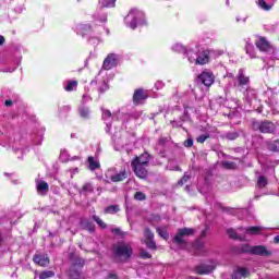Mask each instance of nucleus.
Listing matches in <instances>:
<instances>
[{
  "label": "nucleus",
  "mask_w": 279,
  "mask_h": 279,
  "mask_svg": "<svg viewBox=\"0 0 279 279\" xmlns=\"http://www.w3.org/2000/svg\"><path fill=\"white\" fill-rule=\"evenodd\" d=\"M112 256L116 263H128L134 254V250L130 243L118 242L111 247Z\"/></svg>",
  "instance_id": "1"
},
{
  "label": "nucleus",
  "mask_w": 279,
  "mask_h": 279,
  "mask_svg": "<svg viewBox=\"0 0 279 279\" xmlns=\"http://www.w3.org/2000/svg\"><path fill=\"white\" fill-rule=\"evenodd\" d=\"M252 131L260 134H276V124L269 120H252Z\"/></svg>",
  "instance_id": "2"
},
{
  "label": "nucleus",
  "mask_w": 279,
  "mask_h": 279,
  "mask_svg": "<svg viewBox=\"0 0 279 279\" xmlns=\"http://www.w3.org/2000/svg\"><path fill=\"white\" fill-rule=\"evenodd\" d=\"M131 167L136 175V178H140V180H146L148 175V171L146 167H149V161H143L141 157H135L131 161Z\"/></svg>",
  "instance_id": "3"
},
{
  "label": "nucleus",
  "mask_w": 279,
  "mask_h": 279,
  "mask_svg": "<svg viewBox=\"0 0 279 279\" xmlns=\"http://www.w3.org/2000/svg\"><path fill=\"white\" fill-rule=\"evenodd\" d=\"M193 234H195V229L189 227L180 228L178 229L177 234L173 236L172 243L184 250L189 245V242L184 240V236H193Z\"/></svg>",
  "instance_id": "4"
},
{
  "label": "nucleus",
  "mask_w": 279,
  "mask_h": 279,
  "mask_svg": "<svg viewBox=\"0 0 279 279\" xmlns=\"http://www.w3.org/2000/svg\"><path fill=\"white\" fill-rule=\"evenodd\" d=\"M189 61L192 63L194 62L198 66H204V64H208V62H210V50H202L198 52L196 59L193 60L189 58Z\"/></svg>",
  "instance_id": "5"
},
{
  "label": "nucleus",
  "mask_w": 279,
  "mask_h": 279,
  "mask_svg": "<svg viewBox=\"0 0 279 279\" xmlns=\"http://www.w3.org/2000/svg\"><path fill=\"white\" fill-rule=\"evenodd\" d=\"M149 99V94L144 88H137L133 93V104L135 106H141L143 101Z\"/></svg>",
  "instance_id": "6"
},
{
  "label": "nucleus",
  "mask_w": 279,
  "mask_h": 279,
  "mask_svg": "<svg viewBox=\"0 0 279 279\" xmlns=\"http://www.w3.org/2000/svg\"><path fill=\"white\" fill-rule=\"evenodd\" d=\"M193 271L194 274H196V276H208L215 271V266L208 264H201L194 266Z\"/></svg>",
  "instance_id": "7"
},
{
  "label": "nucleus",
  "mask_w": 279,
  "mask_h": 279,
  "mask_svg": "<svg viewBox=\"0 0 279 279\" xmlns=\"http://www.w3.org/2000/svg\"><path fill=\"white\" fill-rule=\"evenodd\" d=\"M118 62H119V59L117 58V54L109 53L102 62V70L111 71V69H114V66H117Z\"/></svg>",
  "instance_id": "8"
},
{
  "label": "nucleus",
  "mask_w": 279,
  "mask_h": 279,
  "mask_svg": "<svg viewBox=\"0 0 279 279\" xmlns=\"http://www.w3.org/2000/svg\"><path fill=\"white\" fill-rule=\"evenodd\" d=\"M272 254L274 253L267 250V246L265 245H255V246H252V250H251V256H264L268 258L269 256H272Z\"/></svg>",
  "instance_id": "9"
},
{
  "label": "nucleus",
  "mask_w": 279,
  "mask_h": 279,
  "mask_svg": "<svg viewBox=\"0 0 279 279\" xmlns=\"http://www.w3.org/2000/svg\"><path fill=\"white\" fill-rule=\"evenodd\" d=\"M33 262L35 263V265H38L39 267H49V263H51L49 256L45 254H35L33 256Z\"/></svg>",
  "instance_id": "10"
},
{
  "label": "nucleus",
  "mask_w": 279,
  "mask_h": 279,
  "mask_svg": "<svg viewBox=\"0 0 279 279\" xmlns=\"http://www.w3.org/2000/svg\"><path fill=\"white\" fill-rule=\"evenodd\" d=\"M198 80L204 84V86H207V88H210L211 84H215V75L209 72H203L198 75Z\"/></svg>",
  "instance_id": "11"
},
{
  "label": "nucleus",
  "mask_w": 279,
  "mask_h": 279,
  "mask_svg": "<svg viewBox=\"0 0 279 279\" xmlns=\"http://www.w3.org/2000/svg\"><path fill=\"white\" fill-rule=\"evenodd\" d=\"M255 47L264 52L271 51V44L265 37H258L255 41Z\"/></svg>",
  "instance_id": "12"
},
{
  "label": "nucleus",
  "mask_w": 279,
  "mask_h": 279,
  "mask_svg": "<svg viewBox=\"0 0 279 279\" xmlns=\"http://www.w3.org/2000/svg\"><path fill=\"white\" fill-rule=\"evenodd\" d=\"M82 230H86L89 234H94L95 232V223L88 219H82L80 222Z\"/></svg>",
  "instance_id": "13"
},
{
  "label": "nucleus",
  "mask_w": 279,
  "mask_h": 279,
  "mask_svg": "<svg viewBox=\"0 0 279 279\" xmlns=\"http://www.w3.org/2000/svg\"><path fill=\"white\" fill-rule=\"evenodd\" d=\"M111 182H123V180H128V170L123 168L120 172L110 177Z\"/></svg>",
  "instance_id": "14"
},
{
  "label": "nucleus",
  "mask_w": 279,
  "mask_h": 279,
  "mask_svg": "<svg viewBox=\"0 0 279 279\" xmlns=\"http://www.w3.org/2000/svg\"><path fill=\"white\" fill-rule=\"evenodd\" d=\"M238 86H241L243 88V86H250V76H245V74L243 73V70H239L238 76Z\"/></svg>",
  "instance_id": "15"
},
{
  "label": "nucleus",
  "mask_w": 279,
  "mask_h": 279,
  "mask_svg": "<svg viewBox=\"0 0 279 279\" xmlns=\"http://www.w3.org/2000/svg\"><path fill=\"white\" fill-rule=\"evenodd\" d=\"M266 147H267L268 151H272V154H278L279 140L266 141Z\"/></svg>",
  "instance_id": "16"
},
{
  "label": "nucleus",
  "mask_w": 279,
  "mask_h": 279,
  "mask_svg": "<svg viewBox=\"0 0 279 279\" xmlns=\"http://www.w3.org/2000/svg\"><path fill=\"white\" fill-rule=\"evenodd\" d=\"M87 162H88L89 171H97V169H101V163H99V161L95 160V157H93V156H89L87 158Z\"/></svg>",
  "instance_id": "17"
},
{
  "label": "nucleus",
  "mask_w": 279,
  "mask_h": 279,
  "mask_svg": "<svg viewBox=\"0 0 279 279\" xmlns=\"http://www.w3.org/2000/svg\"><path fill=\"white\" fill-rule=\"evenodd\" d=\"M236 254H251L252 255V245L242 244L235 248Z\"/></svg>",
  "instance_id": "18"
},
{
  "label": "nucleus",
  "mask_w": 279,
  "mask_h": 279,
  "mask_svg": "<svg viewBox=\"0 0 279 279\" xmlns=\"http://www.w3.org/2000/svg\"><path fill=\"white\" fill-rule=\"evenodd\" d=\"M233 274L240 276V278H250V270L245 267H238Z\"/></svg>",
  "instance_id": "19"
},
{
  "label": "nucleus",
  "mask_w": 279,
  "mask_h": 279,
  "mask_svg": "<svg viewBox=\"0 0 279 279\" xmlns=\"http://www.w3.org/2000/svg\"><path fill=\"white\" fill-rule=\"evenodd\" d=\"M95 192V187H93V183H85L80 193H83V195H87L88 193H94Z\"/></svg>",
  "instance_id": "20"
},
{
  "label": "nucleus",
  "mask_w": 279,
  "mask_h": 279,
  "mask_svg": "<svg viewBox=\"0 0 279 279\" xmlns=\"http://www.w3.org/2000/svg\"><path fill=\"white\" fill-rule=\"evenodd\" d=\"M258 189H265L267 184H269V181L267 180V177L259 175L256 182Z\"/></svg>",
  "instance_id": "21"
},
{
  "label": "nucleus",
  "mask_w": 279,
  "mask_h": 279,
  "mask_svg": "<svg viewBox=\"0 0 279 279\" xmlns=\"http://www.w3.org/2000/svg\"><path fill=\"white\" fill-rule=\"evenodd\" d=\"M119 210V205H110L105 208V215H117Z\"/></svg>",
  "instance_id": "22"
},
{
  "label": "nucleus",
  "mask_w": 279,
  "mask_h": 279,
  "mask_svg": "<svg viewBox=\"0 0 279 279\" xmlns=\"http://www.w3.org/2000/svg\"><path fill=\"white\" fill-rule=\"evenodd\" d=\"M194 250H196V252H199L201 254H206L204 242L199 240H196V242L194 243Z\"/></svg>",
  "instance_id": "23"
},
{
  "label": "nucleus",
  "mask_w": 279,
  "mask_h": 279,
  "mask_svg": "<svg viewBox=\"0 0 279 279\" xmlns=\"http://www.w3.org/2000/svg\"><path fill=\"white\" fill-rule=\"evenodd\" d=\"M37 191L38 193L43 192L44 193H49V183H47L46 181H41L37 184Z\"/></svg>",
  "instance_id": "24"
},
{
  "label": "nucleus",
  "mask_w": 279,
  "mask_h": 279,
  "mask_svg": "<svg viewBox=\"0 0 279 279\" xmlns=\"http://www.w3.org/2000/svg\"><path fill=\"white\" fill-rule=\"evenodd\" d=\"M93 221H95L97 223V226H99V228H101L102 230H106V228H108V225L106 222H104V220H101V218H99V216L94 215L92 216Z\"/></svg>",
  "instance_id": "25"
},
{
  "label": "nucleus",
  "mask_w": 279,
  "mask_h": 279,
  "mask_svg": "<svg viewBox=\"0 0 279 279\" xmlns=\"http://www.w3.org/2000/svg\"><path fill=\"white\" fill-rule=\"evenodd\" d=\"M70 279H84V276H82V272L75 268L70 269Z\"/></svg>",
  "instance_id": "26"
},
{
  "label": "nucleus",
  "mask_w": 279,
  "mask_h": 279,
  "mask_svg": "<svg viewBox=\"0 0 279 279\" xmlns=\"http://www.w3.org/2000/svg\"><path fill=\"white\" fill-rule=\"evenodd\" d=\"M84 265H86V260H84V258L82 257H75L74 262H73V266L72 269H75V267H84Z\"/></svg>",
  "instance_id": "27"
},
{
  "label": "nucleus",
  "mask_w": 279,
  "mask_h": 279,
  "mask_svg": "<svg viewBox=\"0 0 279 279\" xmlns=\"http://www.w3.org/2000/svg\"><path fill=\"white\" fill-rule=\"evenodd\" d=\"M227 234L230 236V239H234L235 241H243L241 236L234 231V229L230 228L227 230Z\"/></svg>",
  "instance_id": "28"
},
{
  "label": "nucleus",
  "mask_w": 279,
  "mask_h": 279,
  "mask_svg": "<svg viewBox=\"0 0 279 279\" xmlns=\"http://www.w3.org/2000/svg\"><path fill=\"white\" fill-rule=\"evenodd\" d=\"M144 243L146 247L148 250H151L153 252H156L158 250V246L156 245V241L154 240H145Z\"/></svg>",
  "instance_id": "29"
},
{
  "label": "nucleus",
  "mask_w": 279,
  "mask_h": 279,
  "mask_svg": "<svg viewBox=\"0 0 279 279\" xmlns=\"http://www.w3.org/2000/svg\"><path fill=\"white\" fill-rule=\"evenodd\" d=\"M53 276H56V272L52 270H44L39 274V279L53 278Z\"/></svg>",
  "instance_id": "30"
},
{
  "label": "nucleus",
  "mask_w": 279,
  "mask_h": 279,
  "mask_svg": "<svg viewBox=\"0 0 279 279\" xmlns=\"http://www.w3.org/2000/svg\"><path fill=\"white\" fill-rule=\"evenodd\" d=\"M74 88H77V81H69L68 85L65 86L66 93H72Z\"/></svg>",
  "instance_id": "31"
},
{
  "label": "nucleus",
  "mask_w": 279,
  "mask_h": 279,
  "mask_svg": "<svg viewBox=\"0 0 279 279\" xmlns=\"http://www.w3.org/2000/svg\"><path fill=\"white\" fill-rule=\"evenodd\" d=\"M156 232L157 234H159V236H161V239H163L165 241H169V232L162 230L161 228H157Z\"/></svg>",
  "instance_id": "32"
},
{
  "label": "nucleus",
  "mask_w": 279,
  "mask_h": 279,
  "mask_svg": "<svg viewBox=\"0 0 279 279\" xmlns=\"http://www.w3.org/2000/svg\"><path fill=\"white\" fill-rule=\"evenodd\" d=\"M191 180V175L189 173H184L180 181H178V186H184Z\"/></svg>",
  "instance_id": "33"
},
{
  "label": "nucleus",
  "mask_w": 279,
  "mask_h": 279,
  "mask_svg": "<svg viewBox=\"0 0 279 279\" xmlns=\"http://www.w3.org/2000/svg\"><path fill=\"white\" fill-rule=\"evenodd\" d=\"M134 199L136 202H145V199H147V195H145V193H143V192H136L134 194Z\"/></svg>",
  "instance_id": "34"
},
{
  "label": "nucleus",
  "mask_w": 279,
  "mask_h": 279,
  "mask_svg": "<svg viewBox=\"0 0 279 279\" xmlns=\"http://www.w3.org/2000/svg\"><path fill=\"white\" fill-rule=\"evenodd\" d=\"M260 227H248L246 229V234H260Z\"/></svg>",
  "instance_id": "35"
},
{
  "label": "nucleus",
  "mask_w": 279,
  "mask_h": 279,
  "mask_svg": "<svg viewBox=\"0 0 279 279\" xmlns=\"http://www.w3.org/2000/svg\"><path fill=\"white\" fill-rule=\"evenodd\" d=\"M144 236H145V241H151L154 240V232H151V229L146 228L144 230Z\"/></svg>",
  "instance_id": "36"
},
{
  "label": "nucleus",
  "mask_w": 279,
  "mask_h": 279,
  "mask_svg": "<svg viewBox=\"0 0 279 279\" xmlns=\"http://www.w3.org/2000/svg\"><path fill=\"white\" fill-rule=\"evenodd\" d=\"M222 167H223V169L234 170V169H236V163L234 161H223Z\"/></svg>",
  "instance_id": "37"
},
{
  "label": "nucleus",
  "mask_w": 279,
  "mask_h": 279,
  "mask_svg": "<svg viewBox=\"0 0 279 279\" xmlns=\"http://www.w3.org/2000/svg\"><path fill=\"white\" fill-rule=\"evenodd\" d=\"M258 5L262 8V10H265L266 12H269L271 10V5L267 4L265 0H258Z\"/></svg>",
  "instance_id": "38"
},
{
  "label": "nucleus",
  "mask_w": 279,
  "mask_h": 279,
  "mask_svg": "<svg viewBox=\"0 0 279 279\" xmlns=\"http://www.w3.org/2000/svg\"><path fill=\"white\" fill-rule=\"evenodd\" d=\"M140 258H143V260H147V259L151 258V254H149V252L142 248V250H140Z\"/></svg>",
  "instance_id": "39"
},
{
  "label": "nucleus",
  "mask_w": 279,
  "mask_h": 279,
  "mask_svg": "<svg viewBox=\"0 0 279 279\" xmlns=\"http://www.w3.org/2000/svg\"><path fill=\"white\" fill-rule=\"evenodd\" d=\"M104 8H116L117 0H105L102 2Z\"/></svg>",
  "instance_id": "40"
},
{
  "label": "nucleus",
  "mask_w": 279,
  "mask_h": 279,
  "mask_svg": "<svg viewBox=\"0 0 279 279\" xmlns=\"http://www.w3.org/2000/svg\"><path fill=\"white\" fill-rule=\"evenodd\" d=\"M89 114H90V111L88 110V108L80 109V117H82V119H88Z\"/></svg>",
  "instance_id": "41"
},
{
  "label": "nucleus",
  "mask_w": 279,
  "mask_h": 279,
  "mask_svg": "<svg viewBox=\"0 0 279 279\" xmlns=\"http://www.w3.org/2000/svg\"><path fill=\"white\" fill-rule=\"evenodd\" d=\"M210 138V134H203L196 138V143H206Z\"/></svg>",
  "instance_id": "42"
},
{
  "label": "nucleus",
  "mask_w": 279,
  "mask_h": 279,
  "mask_svg": "<svg viewBox=\"0 0 279 279\" xmlns=\"http://www.w3.org/2000/svg\"><path fill=\"white\" fill-rule=\"evenodd\" d=\"M109 89H110V86L108 85V83L104 82L102 85L98 88V93L102 95V93H106Z\"/></svg>",
  "instance_id": "43"
},
{
  "label": "nucleus",
  "mask_w": 279,
  "mask_h": 279,
  "mask_svg": "<svg viewBox=\"0 0 279 279\" xmlns=\"http://www.w3.org/2000/svg\"><path fill=\"white\" fill-rule=\"evenodd\" d=\"M226 138H228V141H236V138H239V133H227Z\"/></svg>",
  "instance_id": "44"
},
{
  "label": "nucleus",
  "mask_w": 279,
  "mask_h": 279,
  "mask_svg": "<svg viewBox=\"0 0 279 279\" xmlns=\"http://www.w3.org/2000/svg\"><path fill=\"white\" fill-rule=\"evenodd\" d=\"M112 234H117L118 236H125V232H123L120 228L111 229Z\"/></svg>",
  "instance_id": "45"
},
{
  "label": "nucleus",
  "mask_w": 279,
  "mask_h": 279,
  "mask_svg": "<svg viewBox=\"0 0 279 279\" xmlns=\"http://www.w3.org/2000/svg\"><path fill=\"white\" fill-rule=\"evenodd\" d=\"M169 143V138L167 137H159L158 140V145H160L161 147H165V145H167Z\"/></svg>",
  "instance_id": "46"
},
{
  "label": "nucleus",
  "mask_w": 279,
  "mask_h": 279,
  "mask_svg": "<svg viewBox=\"0 0 279 279\" xmlns=\"http://www.w3.org/2000/svg\"><path fill=\"white\" fill-rule=\"evenodd\" d=\"M137 23H138V20L136 17H133L132 21L130 22L131 29H136Z\"/></svg>",
  "instance_id": "47"
},
{
  "label": "nucleus",
  "mask_w": 279,
  "mask_h": 279,
  "mask_svg": "<svg viewBox=\"0 0 279 279\" xmlns=\"http://www.w3.org/2000/svg\"><path fill=\"white\" fill-rule=\"evenodd\" d=\"M112 112L110 110H104L102 111V119H111Z\"/></svg>",
  "instance_id": "48"
},
{
  "label": "nucleus",
  "mask_w": 279,
  "mask_h": 279,
  "mask_svg": "<svg viewBox=\"0 0 279 279\" xmlns=\"http://www.w3.org/2000/svg\"><path fill=\"white\" fill-rule=\"evenodd\" d=\"M184 147H193V138H187L183 143Z\"/></svg>",
  "instance_id": "49"
},
{
  "label": "nucleus",
  "mask_w": 279,
  "mask_h": 279,
  "mask_svg": "<svg viewBox=\"0 0 279 279\" xmlns=\"http://www.w3.org/2000/svg\"><path fill=\"white\" fill-rule=\"evenodd\" d=\"M208 234V229H204L202 232H201V235L199 238L201 239H206V235Z\"/></svg>",
  "instance_id": "50"
},
{
  "label": "nucleus",
  "mask_w": 279,
  "mask_h": 279,
  "mask_svg": "<svg viewBox=\"0 0 279 279\" xmlns=\"http://www.w3.org/2000/svg\"><path fill=\"white\" fill-rule=\"evenodd\" d=\"M106 279H119V276L117 274L110 272Z\"/></svg>",
  "instance_id": "51"
},
{
  "label": "nucleus",
  "mask_w": 279,
  "mask_h": 279,
  "mask_svg": "<svg viewBox=\"0 0 279 279\" xmlns=\"http://www.w3.org/2000/svg\"><path fill=\"white\" fill-rule=\"evenodd\" d=\"M3 45H5V37L0 35V47H3Z\"/></svg>",
  "instance_id": "52"
},
{
  "label": "nucleus",
  "mask_w": 279,
  "mask_h": 279,
  "mask_svg": "<svg viewBox=\"0 0 279 279\" xmlns=\"http://www.w3.org/2000/svg\"><path fill=\"white\" fill-rule=\"evenodd\" d=\"M13 104L14 102L11 99H8L4 101V106H7V107L13 106Z\"/></svg>",
  "instance_id": "53"
},
{
  "label": "nucleus",
  "mask_w": 279,
  "mask_h": 279,
  "mask_svg": "<svg viewBox=\"0 0 279 279\" xmlns=\"http://www.w3.org/2000/svg\"><path fill=\"white\" fill-rule=\"evenodd\" d=\"M231 278H232V279H242L243 277H241V276H239V275L232 272Z\"/></svg>",
  "instance_id": "54"
},
{
  "label": "nucleus",
  "mask_w": 279,
  "mask_h": 279,
  "mask_svg": "<svg viewBox=\"0 0 279 279\" xmlns=\"http://www.w3.org/2000/svg\"><path fill=\"white\" fill-rule=\"evenodd\" d=\"M274 243H275L276 245H278V243H279V235H276V236L274 238Z\"/></svg>",
  "instance_id": "55"
},
{
  "label": "nucleus",
  "mask_w": 279,
  "mask_h": 279,
  "mask_svg": "<svg viewBox=\"0 0 279 279\" xmlns=\"http://www.w3.org/2000/svg\"><path fill=\"white\" fill-rule=\"evenodd\" d=\"M222 210H223V213H230V210H232V208H230V207H223Z\"/></svg>",
  "instance_id": "56"
},
{
  "label": "nucleus",
  "mask_w": 279,
  "mask_h": 279,
  "mask_svg": "<svg viewBox=\"0 0 279 279\" xmlns=\"http://www.w3.org/2000/svg\"><path fill=\"white\" fill-rule=\"evenodd\" d=\"M2 243H3V238L1 236V232H0V247H1Z\"/></svg>",
  "instance_id": "57"
},
{
  "label": "nucleus",
  "mask_w": 279,
  "mask_h": 279,
  "mask_svg": "<svg viewBox=\"0 0 279 279\" xmlns=\"http://www.w3.org/2000/svg\"><path fill=\"white\" fill-rule=\"evenodd\" d=\"M246 53H248V50H247V48H246Z\"/></svg>",
  "instance_id": "58"
},
{
  "label": "nucleus",
  "mask_w": 279,
  "mask_h": 279,
  "mask_svg": "<svg viewBox=\"0 0 279 279\" xmlns=\"http://www.w3.org/2000/svg\"><path fill=\"white\" fill-rule=\"evenodd\" d=\"M66 110H69V107H65Z\"/></svg>",
  "instance_id": "59"
},
{
  "label": "nucleus",
  "mask_w": 279,
  "mask_h": 279,
  "mask_svg": "<svg viewBox=\"0 0 279 279\" xmlns=\"http://www.w3.org/2000/svg\"><path fill=\"white\" fill-rule=\"evenodd\" d=\"M191 279H195V278H193V277H190Z\"/></svg>",
  "instance_id": "60"
}]
</instances>
